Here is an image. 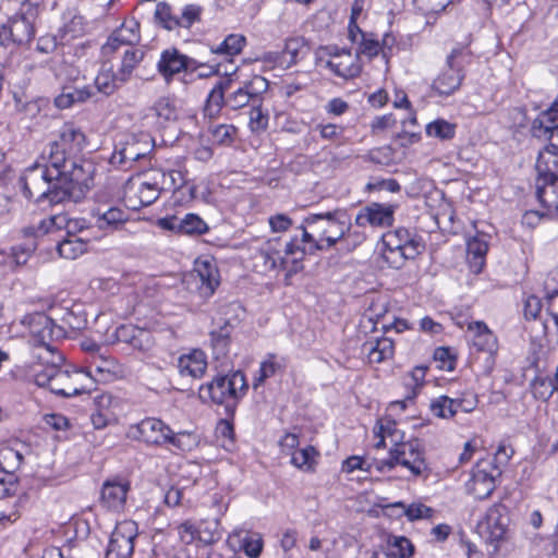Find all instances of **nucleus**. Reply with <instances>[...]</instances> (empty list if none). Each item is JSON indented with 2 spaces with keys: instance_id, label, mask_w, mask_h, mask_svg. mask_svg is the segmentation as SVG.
<instances>
[{
  "instance_id": "1",
  "label": "nucleus",
  "mask_w": 558,
  "mask_h": 558,
  "mask_svg": "<svg viewBox=\"0 0 558 558\" xmlns=\"http://www.w3.org/2000/svg\"><path fill=\"white\" fill-rule=\"evenodd\" d=\"M299 229L302 231L301 241L307 244L310 254L337 246L345 252H352L366 240L363 231L352 229L351 217L342 208L308 214L303 218Z\"/></svg>"
},
{
  "instance_id": "2",
  "label": "nucleus",
  "mask_w": 558,
  "mask_h": 558,
  "mask_svg": "<svg viewBox=\"0 0 558 558\" xmlns=\"http://www.w3.org/2000/svg\"><path fill=\"white\" fill-rule=\"evenodd\" d=\"M373 433L377 439L374 445L376 449L385 448L387 439L391 444L388 457L374 461V468L378 472H390L401 468L409 473V476H427V463L417 441L404 440V434L393 420L390 417L378 418Z\"/></svg>"
},
{
  "instance_id": "3",
  "label": "nucleus",
  "mask_w": 558,
  "mask_h": 558,
  "mask_svg": "<svg viewBox=\"0 0 558 558\" xmlns=\"http://www.w3.org/2000/svg\"><path fill=\"white\" fill-rule=\"evenodd\" d=\"M63 355L58 351H45L34 361L28 378L38 387H45L61 397H73L93 391V380L82 368L62 369Z\"/></svg>"
},
{
  "instance_id": "4",
  "label": "nucleus",
  "mask_w": 558,
  "mask_h": 558,
  "mask_svg": "<svg viewBox=\"0 0 558 558\" xmlns=\"http://www.w3.org/2000/svg\"><path fill=\"white\" fill-rule=\"evenodd\" d=\"M306 254H310L307 244L298 236L289 241L272 238L262 243L256 259L262 263L264 271H284L290 278L303 269Z\"/></svg>"
},
{
  "instance_id": "5",
  "label": "nucleus",
  "mask_w": 558,
  "mask_h": 558,
  "mask_svg": "<svg viewBox=\"0 0 558 558\" xmlns=\"http://www.w3.org/2000/svg\"><path fill=\"white\" fill-rule=\"evenodd\" d=\"M60 173L58 167L51 166L49 161L46 165L35 162L19 179L23 196L37 203L46 199L51 204L62 203L54 199V196H60L58 192L62 189L58 178Z\"/></svg>"
},
{
  "instance_id": "6",
  "label": "nucleus",
  "mask_w": 558,
  "mask_h": 558,
  "mask_svg": "<svg viewBox=\"0 0 558 558\" xmlns=\"http://www.w3.org/2000/svg\"><path fill=\"white\" fill-rule=\"evenodd\" d=\"M247 384L242 372L236 371L228 375H218L211 381L202 385L198 390L199 399L204 403L225 405L228 412L233 411L238 401L245 395Z\"/></svg>"
},
{
  "instance_id": "7",
  "label": "nucleus",
  "mask_w": 558,
  "mask_h": 558,
  "mask_svg": "<svg viewBox=\"0 0 558 558\" xmlns=\"http://www.w3.org/2000/svg\"><path fill=\"white\" fill-rule=\"evenodd\" d=\"M381 256L392 268H400L405 260L413 259L425 248L422 238L407 228H397L383 235Z\"/></svg>"
},
{
  "instance_id": "8",
  "label": "nucleus",
  "mask_w": 558,
  "mask_h": 558,
  "mask_svg": "<svg viewBox=\"0 0 558 558\" xmlns=\"http://www.w3.org/2000/svg\"><path fill=\"white\" fill-rule=\"evenodd\" d=\"M19 324L25 329L22 336H27L29 343L35 348L33 352L35 361H38V356L45 351H57L52 342L65 336L64 328L56 325L45 313L27 314Z\"/></svg>"
},
{
  "instance_id": "9",
  "label": "nucleus",
  "mask_w": 558,
  "mask_h": 558,
  "mask_svg": "<svg viewBox=\"0 0 558 558\" xmlns=\"http://www.w3.org/2000/svg\"><path fill=\"white\" fill-rule=\"evenodd\" d=\"M316 65L343 80L355 78L362 72L359 54L337 46L319 47L316 51Z\"/></svg>"
},
{
  "instance_id": "10",
  "label": "nucleus",
  "mask_w": 558,
  "mask_h": 558,
  "mask_svg": "<svg viewBox=\"0 0 558 558\" xmlns=\"http://www.w3.org/2000/svg\"><path fill=\"white\" fill-rule=\"evenodd\" d=\"M471 60L468 48H454L447 56L446 66L433 82V89L441 96H450L458 90L464 80V68Z\"/></svg>"
},
{
  "instance_id": "11",
  "label": "nucleus",
  "mask_w": 558,
  "mask_h": 558,
  "mask_svg": "<svg viewBox=\"0 0 558 558\" xmlns=\"http://www.w3.org/2000/svg\"><path fill=\"white\" fill-rule=\"evenodd\" d=\"M86 145L85 134L74 124L65 123L59 131L58 138L50 144L48 160L53 167L68 166Z\"/></svg>"
},
{
  "instance_id": "12",
  "label": "nucleus",
  "mask_w": 558,
  "mask_h": 558,
  "mask_svg": "<svg viewBox=\"0 0 558 558\" xmlns=\"http://www.w3.org/2000/svg\"><path fill=\"white\" fill-rule=\"evenodd\" d=\"M509 524L508 508L501 504H495L488 508L484 518L478 522V533L485 543L493 547L492 554H496L507 539Z\"/></svg>"
},
{
  "instance_id": "13",
  "label": "nucleus",
  "mask_w": 558,
  "mask_h": 558,
  "mask_svg": "<svg viewBox=\"0 0 558 558\" xmlns=\"http://www.w3.org/2000/svg\"><path fill=\"white\" fill-rule=\"evenodd\" d=\"M83 369L93 380V390L96 383H110L125 375L124 366L113 356L101 353L99 348L92 350Z\"/></svg>"
},
{
  "instance_id": "14",
  "label": "nucleus",
  "mask_w": 558,
  "mask_h": 558,
  "mask_svg": "<svg viewBox=\"0 0 558 558\" xmlns=\"http://www.w3.org/2000/svg\"><path fill=\"white\" fill-rule=\"evenodd\" d=\"M171 428L157 417H145L138 423L131 424L126 429V437L141 441L147 446H167Z\"/></svg>"
},
{
  "instance_id": "15",
  "label": "nucleus",
  "mask_w": 558,
  "mask_h": 558,
  "mask_svg": "<svg viewBox=\"0 0 558 558\" xmlns=\"http://www.w3.org/2000/svg\"><path fill=\"white\" fill-rule=\"evenodd\" d=\"M501 472L493 460H480L472 470L466 482V490L477 499H485L492 495L496 487V478Z\"/></svg>"
},
{
  "instance_id": "16",
  "label": "nucleus",
  "mask_w": 558,
  "mask_h": 558,
  "mask_svg": "<svg viewBox=\"0 0 558 558\" xmlns=\"http://www.w3.org/2000/svg\"><path fill=\"white\" fill-rule=\"evenodd\" d=\"M92 165L88 161H83L75 158H71L69 160L68 166L58 167V170L61 172L58 174L61 190L59 195L54 196L57 201H66L72 196L74 189L77 185L86 184L89 179Z\"/></svg>"
},
{
  "instance_id": "17",
  "label": "nucleus",
  "mask_w": 558,
  "mask_h": 558,
  "mask_svg": "<svg viewBox=\"0 0 558 558\" xmlns=\"http://www.w3.org/2000/svg\"><path fill=\"white\" fill-rule=\"evenodd\" d=\"M137 524L132 520L117 523L111 533L106 558H129L134 550Z\"/></svg>"
},
{
  "instance_id": "18",
  "label": "nucleus",
  "mask_w": 558,
  "mask_h": 558,
  "mask_svg": "<svg viewBox=\"0 0 558 558\" xmlns=\"http://www.w3.org/2000/svg\"><path fill=\"white\" fill-rule=\"evenodd\" d=\"M203 64L193 58L183 54L177 48L171 47L161 51L160 58L157 62V71L169 83L172 78L186 71H196Z\"/></svg>"
},
{
  "instance_id": "19",
  "label": "nucleus",
  "mask_w": 558,
  "mask_h": 558,
  "mask_svg": "<svg viewBox=\"0 0 558 558\" xmlns=\"http://www.w3.org/2000/svg\"><path fill=\"white\" fill-rule=\"evenodd\" d=\"M398 206L390 203H371L362 207L355 216L359 228H387L392 226Z\"/></svg>"
},
{
  "instance_id": "20",
  "label": "nucleus",
  "mask_w": 558,
  "mask_h": 558,
  "mask_svg": "<svg viewBox=\"0 0 558 558\" xmlns=\"http://www.w3.org/2000/svg\"><path fill=\"white\" fill-rule=\"evenodd\" d=\"M95 410L90 422L96 429H102L116 424L123 412V402L109 392L101 393L94 399Z\"/></svg>"
},
{
  "instance_id": "21",
  "label": "nucleus",
  "mask_w": 558,
  "mask_h": 558,
  "mask_svg": "<svg viewBox=\"0 0 558 558\" xmlns=\"http://www.w3.org/2000/svg\"><path fill=\"white\" fill-rule=\"evenodd\" d=\"M268 88L267 81L262 76H255L250 82L231 93L226 105L233 110L241 109L250 104L253 106L260 101V95Z\"/></svg>"
},
{
  "instance_id": "22",
  "label": "nucleus",
  "mask_w": 558,
  "mask_h": 558,
  "mask_svg": "<svg viewBox=\"0 0 558 558\" xmlns=\"http://www.w3.org/2000/svg\"><path fill=\"white\" fill-rule=\"evenodd\" d=\"M193 276L199 282L198 291L202 298H210L220 283L217 265L209 257L197 258L194 263Z\"/></svg>"
},
{
  "instance_id": "23",
  "label": "nucleus",
  "mask_w": 558,
  "mask_h": 558,
  "mask_svg": "<svg viewBox=\"0 0 558 558\" xmlns=\"http://www.w3.org/2000/svg\"><path fill=\"white\" fill-rule=\"evenodd\" d=\"M34 37V27L24 15H14L0 27V44L10 43L22 45Z\"/></svg>"
},
{
  "instance_id": "24",
  "label": "nucleus",
  "mask_w": 558,
  "mask_h": 558,
  "mask_svg": "<svg viewBox=\"0 0 558 558\" xmlns=\"http://www.w3.org/2000/svg\"><path fill=\"white\" fill-rule=\"evenodd\" d=\"M130 490L129 481L120 477L107 480L101 487V504L109 510L121 511Z\"/></svg>"
},
{
  "instance_id": "25",
  "label": "nucleus",
  "mask_w": 558,
  "mask_h": 558,
  "mask_svg": "<svg viewBox=\"0 0 558 558\" xmlns=\"http://www.w3.org/2000/svg\"><path fill=\"white\" fill-rule=\"evenodd\" d=\"M468 337L472 349L476 352L497 353L498 340L485 323L480 320L469 323Z\"/></svg>"
},
{
  "instance_id": "26",
  "label": "nucleus",
  "mask_w": 558,
  "mask_h": 558,
  "mask_svg": "<svg viewBox=\"0 0 558 558\" xmlns=\"http://www.w3.org/2000/svg\"><path fill=\"white\" fill-rule=\"evenodd\" d=\"M179 374L182 377L201 378L207 369V356L201 349H192L178 359Z\"/></svg>"
},
{
  "instance_id": "27",
  "label": "nucleus",
  "mask_w": 558,
  "mask_h": 558,
  "mask_svg": "<svg viewBox=\"0 0 558 558\" xmlns=\"http://www.w3.org/2000/svg\"><path fill=\"white\" fill-rule=\"evenodd\" d=\"M489 248V236L486 233H477L466 242V259L470 270L473 274L482 272L486 254Z\"/></svg>"
},
{
  "instance_id": "28",
  "label": "nucleus",
  "mask_w": 558,
  "mask_h": 558,
  "mask_svg": "<svg viewBox=\"0 0 558 558\" xmlns=\"http://www.w3.org/2000/svg\"><path fill=\"white\" fill-rule=\"evenodd\" d=\"M95 225L99 230L106 233L119 229L123 223L129 220L130 214L121 207H108L102 210L100 207L93 210Z\"/></svg>"
},
{
  "instance_id": "29",
  "label": "nucleus",
  "mask_w": 558,
  "mask_h": 558,
  "mask_svg": "<svg viewBox=\"0 0 558 558\" xmlns=\"http://www.w3.org/2000/svg\"><path fill=\"white\" fill-rule=\"evenodd\" d=\"M147 146L142 149L140 143L133 136L129 137L125 143L116 145L110 158V163L120 167H130L134 161L146 156Z\"/></svg>"
},
{
  "instance_id": "30",
  "label": "nucleus",
  "mask_w": 558,
  "mask_h": 558,
  "mask_svg": "<svg viewBox=\"0 0 558 558\" xmlns=\"http://www.w3.org/2000/svg\"><path fill=\"white\" fill-rule=\"evenodd\" d=\"M361 352L367 357L368 363L379 364L392 359L395 344L387 337L369 339L362 344Z\"/></svg>"
},
{
  "instance_id": "31",
  "label": "nucleus",
  "mask_w": 558,
  "mask_h": 558,
  "mask_svg": "<svg viewBox=\"0 0 558 558\" xmlns=\"http://www.w3.org/2000/svg\"><path fill=\"white\" fill-rule=\"evenodd\" d=\"M34 252L33 244H19L10 252L0 251V267L3 272L13 271L16 267L25 265Z\"/></svg>"
},
{
  "instance_id": "32",
  "label": "nucleus",
  "mask_w": 558,
  "mask_h": 558,
  "mask_svg": "<svg viewBox=\"0 0 558 558\" xmlns=\"http://www.w3.org/2000/svg\"><path fill=\"white\" fill-rule=\"evenodd\" d=\"M149 117L156 119V124L158 126H163L168 122L175 121L178 119L175 101L169 97H161L157 99L148 109L146 118Z\"/></svg>"
},
{
  "instance_id": "33",
  "label": "nucleus",
  "mask_w": 558,
  "mask_h": 558,
  "mask_svg": "<svg viewBox=\"0 0 558 558\" xmlns=\"http://www.w3.org/2000/svg\"><path fill=\"white\" fill-rule=\"evenodd\" d=\"M535 167L537 184L558 178L555 172L557 169V154L546 147L543 151H539Z\"/></svg>"
},
{
  "instance_id": "34",
  "label": "nucleus",
  "mask_w": 558,
  "mask_h": 558,
  "mask_svg": "<svg viewBox=\"0 0 558 558\" xmlns=\"http://www.w3.org/2000/svg\"><path fill=\"white\" fill-rule=\"evenodd\" d=\"M536 194L547 214L558 213V177L537 184Z\"/></svg>"
},
{
  "instance_id": "35",
  "label": "nucleus",
  "mask_w": 558,
  "mask_h": 558,
  "mask_svg": "<svg viewBox=\"0 0 558 558\" xmlns=\"http://www.w3.org/2000/svg\"><path fill=\"white\" fill-rule=\"evenodd\" d=\"M94 92L90 86L81 88L63 87L60 95L54 99V105L59 109H68L74 104L84 102L93 96Z\"/></svg>"
},
{
  "instance_id": "36",
  "label": "nucleus",
  "mask_w": 558,
  "mask_h": 558,
  "mask_svg": "<svg viewBox=\"0 0 558 558\" xmlns=\"http://www.w3.org/2000/svg\"><path fill=\"white\" fill-rule=\"evenodd\" d=\"M162 184V181L156 179V170H153L148 179L140 182L137 189L140 204L142 206L151 205L159 197L160 191L165 190Z\"/></svg>"
},
{
  "instance_id": "37",
  "label": "nucleus",
  "mask_w": 558,
  "mask_h": 558,
  "mask_svg": "<svg viewBox=\"0 0 558 558\" xmlns=\"http://www.w3.org/2000/svg\"><path fill=\"white\" fill-rule=\"evenodd\" d=\"M145 51L142 48L130 47L123 52L121 64L118 69L119 80L129 82L134 70L143 61Z\"/></svg>"
},
{
  "instance_id": "38",
  "label": "nucleus",
  "mask_w": 558,
  "mask_h": 558,
  "mask_svg": "<svg viewBox=\"0 0 558 558\" xmlns=\"http://www.w3.org/2000/svg\"><path fill=\"white\" fill-rule=\"evenodd\" d=\"M156 179L163 182L165 190H179L187 182V171L184 166L179 162L177 168L166 170H156Z\"/></svg>"
},
{
  "instance_id": "39",
  "label": "nucleus",
  "mask_w": 558,
  "mask_h": 558,
  "mask_svg": "<svg viewBox=\"0 0 558 558\" xmlns=\"http://www.w3.org/2000/svg\"><path fill=\"white\" fill-rule=\"evenodd\" d=\"M23 461V454L20 450L11 446H2L0 448V476H12L14 484L13 472L20 468Z\"/></svg>"
},
{
  "instance_id": "40",
  "label": "nucleus",
  "mask_w": 558,
  "mask_h": 558,
  "mask_svg": "<svg viewBox=\"0 0 558 558\" xmlns=\"http://www.w3.org/2000/svg\"><path fill=\"white\" fill-rule=\"evenodd\" d=\"M310 51V47L304 37L298 36L286 40L283 48L284 58L288 66L296 64L304 59Z\"/></svg>"
},
{
  "instance_id": "41",
  "label": "nucleus",
  "mask_w": 558,
  "mask_h": 558,
  "mask_svg": "<svg viewBox=\"0 0 558 558\" xmlns=\"http://www.w3.org/2000/svg\"><path fill=\"white\" fill-rule=\"evenodd\" d=\"M88 242L80 236H66L59 242L57 250L61 257L75 259L87 251Z\"/></svg>"
},
{
  "instance_id": "42",
  "label": "nucleus",
  "mask_w": 558,
  "mask_h": 558,
  "mask_svg": "<svg viewBox=\"0 0 558 558\" xmlns=\"http://www.w3.org/2000/svg\"><path fill=\"white\" fill-rule=\"evenodd\" d=\"M318 451L313 446L294 450L291 454V464L304 472H313L317 464Z\"/></svg>"
},
{
  "instance_id": "43",
  "label": "nucleus",
  "mask_w": 558,
  "mask_h": 558,
  "mask_svg": "<svg viewBox=\"0 0 558 558\" xmlns=\"http://www.w3.org/2000/svg\"><path fill=\"white\" fill-rule=\"evenodd\" d=\"M119 78L120 77L118 71L114 72L111 68L104 66L95 78V85L100 93L105 95H111L117 88L126 83L125 81H120Z\"/></svg>"
},
{
  "instance_id": "44",
  "label": "nucleus",
  "mask_w": 558,
  "mask_h": 558,
  "mask_svg": "<svg viewBox=\"0 0 558 558\" xmlns=\"http://www.w3.org/2000/svg\"><path fill=\"white\" fill-rule=\"evenodd\" d=\"M399 508L409 521L425 520L433 518L435 510L421 501L407 505L403 501H397L391 505Z\"/></svg>"
},
{
  "instance_id": "45",
  "label": "nucleus",
  "mask_w": 558,
  "mask_h": 558,
  "mask_svg": "<svg viewBox=\"0 0 558 558\" xmlns=\"http://www.w3.org/2000/svg\"><path fill=\"white\" fill-rule=\"evenodd\" d=\"M246 45V37L242 34H230L219 45L211 48V52L233 57L239 54Z\"/></svg>"
},
{
  "instance_id": "46",
  "label": "nucleus",
  "mask_w": 558,
  "mask_h": 558,
  "mask_svg": "<svg viewBox=\"0 0 558 558\" xmlns=\"http://www.w3.org/2000/svg\"><path fill=\"white\" fill-rule=\"evenodd\" d=\"M286 367V359L276 354H268L260 363L258 376L255 378L254 387L262 384L266 378H269L282 371Z\"/></svg>"
},
{
  "instance_id": "47",
  "label": "nucleus",
  "mask_w": 558,
  "mask_h": 558,
  "mask_svg": "<svg viewBox=\"0 0 558 558\" xmlns=\"http://www.w3.org/2000/svg\"><path fill=\"white\" fill-rule=\"evenodd\" d=\"M384 548L395 558H410L414 553L413 544L404 536H390Z\"/></svg>"
},
{
  "instance_id": "48",
  "label": "nucleus",
  "mask_w": 558,
  "mask_h": 558,
  "mask_svg": "<svg viewBox=\"0 0 558 558\" xmlns=\"http://www.w3.org/2000/svg\"><path fill=\"white\" fill-rule=\"evenodd\" d=\"M388 312V302L385 296L376 295L372 298L368 303L363 319L373 324L374 326L379 323L380 319L385 317Z\"/></svg>"
},
{
  "instance_id": "49",
  "label": "nucleus",
  "mask_w": 558,
  "mask_h": 558,
  "mask_svg": "<svg viewBox=\"0 0 558 558\" xmlns=\"http://www.w3.org/2000/svg\"><path fill=\"white\" fill-rule=\"evenodd\" d=\"M226 104L225 92L221 84L216 85L207 96L206 104L204 107L205 116L213 119L216 118L222 106Z\"/></svg>"
},
{
  "instance_id": "50",
  "label": "nucleus",
  "mask_w": 558,
  "mask_h": 558,
  "mask_svg": "<svg viewBox=\"0 0 558 558\" xmlns=\"http://www.w3.org/2000/svg\"><path fill=\"white\" fill-rule=\"evenodd\" d=\"M158 23L168 31H174L180 27L179 12H175L170 5L159 3L155 12Z\"/></svg>"
},
{
  "instance_id": "51",
  "label": "nucleus",
  "mask_w": 558,
  "mask_h": 558,
  "mask_svg": "<svg viewBox=\"0 0 558 558\" xmlns=\"http://www.w3.org/2000/svg\"><path fill=\"white\" fill-rule=\"evenodd\" d=\"M553 123H558V95L551 107L534 120L532 124V134L544 135L546 132L544 130L547 128L545 125H553Z\"/></svg>"
},
{
  "instance_id": "52",
  "label": "nucleus",
  "mask_w": 558,
  "mask_h": 558,
  "mask_svg": "<svg viewBox=\"0 0 558 558\" xmlns=\"http://www.w3.org/2000/svg\"><path fill=\"white\" fill-rule=\"evenodd\" d=\"M208 225L196 214H186L180 219V232L184 234H205L208 231Z\"/></svg>"
},
{
  "instance_id": "53",
  "label": "nucleus",
  "mask_w": 558,
  "mask_h": 558,
  "mask_svg": "<svg viewBox=\"0 0 558 558\" xmlns=\"http://www.w3.org/2000/svg\"><path fill=\"white\" fill-rule=\"evenodd\" d=\"M69 217L70 216L66 213H59L45 218L39 222L37 232L40 234H47L56 231H66Z\"/></svg>"
},
{
  "instance_id": "54",
  "label": "nucleus",
  "mask_w": 558,
  "mask_h": 558,
  "mask_svg": "<svg viewBox=\"0 0 558 558\" xmlns=\"http://www.w3.org/2000/svg\"><path fill=\"white\" fill-rule=\"evenodd\" d=\"M432 413L440 418H451L457 414L454 399L448 396H439L430 402Z\"/></svg>"
},
{
  "instance_id": "55",
  "label": "nucleus",
  "mask_w": 558,
  "mask_h": 558,
  "mask_svg": "<svg viewBox=\"0 0 558 558\" xmlns=\"http://www.w3.org/2000/svg\"><path fill=\"white\" fill-rule=\"evenodd\" d=\"M426 134L439 140H451L456 134V125L446 120L438 119L426 125Z\"/></svg>"
},
{
  "instance_id": "56",
  "label": "nucleus",
  "mask_w": 558,
  "mask_h": 558,
  "mask_svg": "<svg viewBox=\"0 0 558 558\" xmlns=\"http://www.w3.org/2000/svg\"><path fill=\"white\" fill-rule=\"evenodd\" d=\"M218 527V520L197 522L198 542L206 545L217 542L221 537Z\"/></svg>"
},
{
  "instance_id": "57",
  "label": "nucleus",
  "mask_w": 558,
  "mask_h": 558,
  "mask_svg": "<svg viewBox=\"0 0 558 558\" xmlns=\"http://www.w3.org/2000/svg\"><path fill=\"white\" fill-rule=\"evenodd\" d=\"M531 390L535 399L547 401L557 390V387H553L549 377L537 376L531 381Z\"/></svg>"
},
{
  "instance_id": "58",
  "label": "nucleus",
  "mask_w": 558,
  "mask_h": 558,
  "mask_svg": "<svg viewBox=\"0 0 558 558\" xmlns=\"http://www.w3.org/2000/svg\"><path fill=\"white\" fill-rule=\"evenodd\" d=\"M269 116L262 109L260 104L256 102L250 111L248 128L253 133L259 134L267 130Z\"/></svg>"
},
{
  "instance_id": "59",
  "label": "nucleus",
  "mask_w": 558,
  "mask_h": 558,
  "mask_svg": "<svg viewBox=\"0 0 558 558\" xmlns=\"http://www.w3.org/2000/svg\"><path fill=\"white\" fill-rule=\"evenodd\" d=\"M167 446H171L172 448L180 451H191L197 446V437L192 433H174L171 429V436L169 437Z\"/></svg>"
},
{
  "instance_id": "60",
  "label": "nucleus",
  "mask_w": 558,
  "mask_h": 558,
  "mask_svg": "<svg viewBox=\"0 0 558 558\" xmlns=\"http://www.w3.org/2000/svg\"><path fill=\"white\" fill-rule=\"evenodd\" d=\"M118 35L123 36L130 47H135L140 41V23L134 17H128L120 27L117 28Z\"/></svg>"
},
{
  "instance_id": "61",
  "label": "nucleus",
  "mask_w": 558,
  "mask_h": 558,
  "mask_svg": "<svg viewBox=\"0 0 558 558\" xmlns=\"http://www.w3.org/2000/svg\"><path fill=\"white\" fill-rule=\"evenodd\" d=\"M85 32L84 20L82 16L74 15L59 31L61 40L70 41L82 36Z\"/></svg>"
},
{
  "instance_id": "62",
  "label": "nucleus",
  "mask_w": 558,
  "mask_h": 558,
  "mask_svg": "<svg viewBox=\"0 0 558 558\" xmlns=\"http://www.w3.org/2000/svg\"><path fill=\"white\" fill-rule=\"evenodd\" d=\"M51 69L60 80L74 82L80 77V70L63 59L54 60Z\"/></svg>"
},
{
  "instance_id": "63",
  "label": "nucleus",
  "mask_w": 558,
  "mask_h": 558,
  "mask_svg": "<svg viewBox=\"0 0 558 558\" xmlns=\"http://www.w3.org/2000/svg\"><path fill=\"white\" fill-rule=\"evenodd\" d=\"M359 50L357 54H363L369 59L378 56L381 51V45L373 34H365L357 43Z\"/></svg>"
},
{
  "instance_id": "64",
  "label": "nucleus",
  "mask_w": 558,
  "mask_h": 558,
  "mask_svg": "<svg viewBox=\"0 0 558 558\" xmlns=\"http://www.w3.org/2000/svg\"><path fill=\"white\" fill-rule=\"evenodd\" d=\"M131 347L144 354H149L155 347V339L150 331L138 328Z\"/></svg>"
}]
</instances>
